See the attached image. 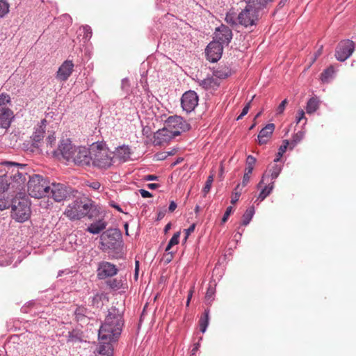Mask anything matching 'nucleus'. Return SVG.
Segmentation results:
<instances>
[{"mask_svg": "<svg viewBox=\"0 0 356 356\" xmlns=\"http://www.w3.org/2000/svg\"><path fill=\"white\" fill-rule=\"evenodd\" d=\"M8 170H0V191H25L27 183L28 192L31 197L40 199L44 196V181L42 176L29 175V168L26 164L6 162Z\"/></svg>", "mask_w": 356, "mask_h": 356, "instance_id": "nucleus-1", "label": "nucleus"}, {"mask_svg": "<svg viewBox=\"0 0 356 356\" xmlns=\"http://www.w3.org/2000/svg\"><path fill=\"white\" fill-rule=\"evenodd\" d=\"M56 143L54 134L48 136L47 146L52 148L50 154L59 160L63 159L67 162H72L74 165L81 167L92 165L91 145L89 148L86 147H74L69 139L62 140L57 149L54 148Z\"/></svg>", "mask_w": 356, "mask_h": 356, "instance_id": "nucleus-2", "label": "nucleus"}, {"mask_svg": "<svg viewBox=\"0 0 356 356\" xmlns=\"http://www.w3.org/2000/svg\"><path fill=\"white\" fill-rule=\"evenodd\" d=\"M122 318L115 309L110 310L99 330V340L113 343L116 341L122 332Z\"/></svg>", "mask_w": 356, "mask_h": 356, "instance_id": "nucleus-3", "label": "nucleus"}, {"mask_svg": "<svg viewBox=\"0 0 356 356\" xmlns=\"http://www.w3.org/2000/svg\"><path fill=\"white\" fill-rule=\"evenodd\" d=\"M16 193V196L11 201V217L18 222H24L31 216V203L24 193Z\"/></svg>", "mask_w": 356, "mask_h": 356, "instance_id": "nucleus-4", "label": "nucleus"}, {"mask_svg": "<svg viewBox=\"0 0 356 356\" xmlns=\"http://www.w3.org/2000/svg\"><path fill=\"white\" fill-rule=\"evenodd\" d=\"M96 206L88 199H76L67 207L64 214L71 220H79L86 216Z\"/></svg>", "mask_w": 356, "mask_h": 356, "instance_id": "nucleus-5", "label": "nucleus"}, {"mask_svg": "<svg viewBox=\"0 0 356 356\" xmlns=\"http://www.w3.org/2000/svg\"><path fill=\"white\" fill-rule=\"evenodd\" d=\"M92 165L99 168H106L111 165L113 152L102 143L91 145Z\"/></svg>", "mask_w": 356, "mask_h": 356, "instance_id": "nucleus-6", "label": "nucleus"}, {"mask_svg": "<svg viewBox=\"0 0 356 356\" xmlns=\"http://www.w3.org/2000/svg\"><path fill=\"white\" fill-rule=\"evenodd\" d=\"M67 195V189L62 184L52 183L50 186H46V196L52 198L56 202L65 200Z\"/></svg>", "mask_w": 356, "mask_h": 356, "instance_id": "nucleus-7", "label": "nucleus"}, {"mask_svg": "<svg viewBox=\"0 0 356 356\" xmlns=\"http://www.w3.org/2000/svg\"><path fill=\"white\" fill-rule=\"evenodd\" d=\"M165 127L176 136L188 129V124L183 118L177 115L169 117Z\"/></svg>", "mask_w": 356, "mask_h": 356, "instance_id": "nucleus-8", "label": "nucleus"}, {"mask_svg": "<svg viewBox=\"0 0 356 356\" xmlns=\"http://www.w3.org/2000/svg\"><path fill=\"white\" fill-rule=\"evenodd\" d=\"M260 9H255L254 7L250 8L246 6L245 8L242 10L238 16V22L248 26L252 25L258 18V12Z\"/></svg>", "mask_w": 356, "mask_h": 356, "instance_id": "nucleus-9", "label": "nucleus"}, {"mask_svg": "<svg viewBox=\"0 0 356 356\" xmlns=\"http://www.w3.org/2000/svg\"><path fill=\"white\" fill-rule=\"evenodd\" d=\"M198 104V97L194 91L186 92L181 97V106L186 112H191Z\"/></svg>", "mask_w": 356, "mask_h": 356, "instance_id": "nucleus-10", "label": "nucleus"}, {"mask_svg": "<svg viewBox=\"0 0 356 356\" xmlns=\"http://www.w3.org/2000/svg\"><path fill=\"white\" fill-rule=\"evenodd\" d=\"M223 46L216 41L211 42L206 48V55L207 59L211 62L218 60L222 54Z\"/></svg>", "mask_w": 356, "mask_h": 356, "instance_id": "nucleus-11", "label": "nucleus"}, {"mask_svg": "<svg viewBox=\"0 0 356 356\" xmlns=\"http://www.w3.org/2000/svg\"><path fill=\"white\" fill-rule=\"evenodd\" d=\"M40 125L37 127L33 132L31 139H32V151H35L34 149H36L38 151H41L42 149L40 148L42 147L43 143V139L44 138V128L43 126L44 125V119L41 120Z\"/></svg>", "mask_w": 356, "mask_h": 356, "instance_id": "nucleus-12", "label": "nucleus"}, {"mask_svg": "<svg viewBox=\"0 0 356 356\" xmlns=\"http://www.w3.org/2000/svg\"><path fill=\"white\" fill-rule=\"evenodd\" d=\"M353 44L350 40L341 42L336 51V57L337 60L343 61L347 59L353 53Z\"/></svg>", "mask_w": 356, "mask_h": 356, "instance_id": "nucleus-13", "label": "nucleus"}, {"mask_svg": "<svg viewBox=\"0 0 356 356\" xmlns=\"http://www.w3.org/2000/svg\"><path fill=\"white\" fill-rule=\"evenodd\" d=\"M258 188H261V191L259 194L258 199L260 201H263L272 192L274 188V182L270 181L268 175L264 174L258 184Z\"/></svg>", "mask_w": 356, "mask_h": 356, "instance_id": "nucleus-14", "label": "nucleus"}, {"mask_svg": "<svg viewBox=\"0 0 356 356\" xmlns=\"http://www.w3.org/2000/svg\"><path fill=\"white\" fill-rule=\"evenodd\" d=\"M232 37L231 30L226 26H221L216 29L214 33V40L223 44H228Z\"/></svg>", "mask_w": 356, "mask_h": 356, "instance_id": "nucleus-15", "label": "nucleus"}, {"mask_svg": "<svg viewBox=\"0 0 356 356\" xmlns=\"http://www.w3.org/2000/svg\"><path fill=\"white\" fill-rule=\"evenodd\" d=\"M175 136L167 127H164L162 129H159L154 134V142L156 145H163L168 143Z\"/></svg>", "mask_w": 356, "mask_h": 356, "instance_id": "nucleus-16", "label": "nucleus"}, {"mask_svg": "<svg viewBox=\"0 0 356 356\" xmlns=\"http://www.w3.org/2000/svg\"><path fill=\"white\" fill-rule=\"evenodd\" d=\"M117 273L115 266L108 262L102 263L98 268L97 275L100 279L111 277Z\"/></svg>", "mask_w": 356, "mask_h": 356, "instance_id": "nucleus-17", "label": "nucleus"}, {"mask_svg": "<svg viewBox=\"0 0 356 356\" xmlns=\"http://www.w3.org/2000/svg\"><path fill=\"white\" fill-rule=\"evenodd\" d=\"M74 65L72 61L66 60L59 67L57 77L61 81H66L73 71Z\"/></svg>", "mask_w": 356, "mask_h": 356, "instance_id": "nucleus-18", "label": "nucleus"}, {"mask_svg": "<svg viewBox=\"0 0 356 356\" xmlns=\"http://www.w3.org/2000/svg\"><path fill=\"white\" fill-rule=\"evenodd\" d=\"M275 124L270 123L260 131L258 135V143L259 145H264L268 143L275 130Z\"/></svg>", "mask_w": 356, "mask_h": 356, "instance_id": "nucleus-19", "label": "nucleus"}, {"mask_svg": "<svg viewBox=\"0 0 356 356\" xmlns=\"http://www.w3.org/2000/svg\"><path fill=\"white\" fill-rule=\"evenodd\" d=\"M13 117V112L10 108H0V127L8 129Z\"/></svg>", "mask_w": 356, "mask_h": 356, "instance_id": "nucleus-20", "label": "nucleus"}, {"mask_svg": "<svg viewBox=\"0 0 356 356\" xmlns=\"http://www.w3.org/2000/svg\"><path fill=\"white\" fill-rule=\"evenodd\" d=\"M113 343L109 342H102L99 341V345L95 352V356H113Z\"/></svg>", "mask_w": 356, "mask_h": 356, "instance_id": "nucleus-21", "label": "nucleus"}, {"mask_svg": "<svg viewBox=\"0 0 356 356\" xmlns=\"http://www.w3.org/2000/svg\"><path fill=\"white\" fill-rule=\"evenodd\" d=\"M202 85L207 89H216L220 86V79L213 74L211 77L205 79Z\"/></svg>", "mask_w": 356, "mask_h": 356, "instance_id": "nucleus-22", "label": "nucleus"}, {"mask_svg": "<svg viewBox=\"0 0 356 356\" xmlns=\"http://www.w3.org/2000/svg\"><path fill=\"white\" fill-rule=\"evenodd\" d=\"M106 227V223L100 220L97 222L92 223L88 227V231L92 234H99L101 231L104 230Z\"/></svg>", "mask_w": 356, "mask_h": 356, "instance_id": "nucleus-23", "label": "nucleus"}, {"mask_svg": "<svg viewBox=\"0 0 356 356\" xmlns=\"http://www.w3.org/2000/svg\"><path fill=\"white\" fill-rule=\"evenodd\" d=\"M115 155L120 159L125 161L130 157V149L127 146L119 147L116 149Z\"/></svg>", "mask_w": 356, "mask_h": 356, "instance_id": "nucleus-24", "label": "nucleus"}, {"mask_svg": "<svg viewBox=\"0 0 356 356\" xmlns=\"http://www.w3.org/2000/svg\"><path fill=\"white\" fill-rule=\"evenodd\" d=\"M213 74L219 79H224L232 74V71L229 67L225 66L216 70Z\"/></svg>", "mask_w": 356, "mask_h": 356, "instance_id": "nucleus-25", "label": "nucleus"}, {"mask_svg": "<svg viewBox=\"0 0 356 356\" xmlns=\"http://www.w3.org/2000/svg\"><path fill=\"white\" fill-rule=\"evenodd\" d=\"M254 213V208L253 207H250L247 209L245 213L242 218V224L244 225H247L250 221L251 220L253 215Z\"/></svg>", "mask_w": 356, "mask_h": 356, "instance_id": "nucleus-26", "label": "nucleus"}, {"mask_svg": "<svg viewBox=\"0 0 356 356\" xmlns=\"http://www.w3.org/2000/svg\"><path fill=\"white\" fill-rule=\"evenodd\" d=\"M334 73V69L332 66H330L321 74V79L323 82H327L332 76Z\"/></svg>", "mask_w": 356, "mask_h": 356, "instance_id": "nucleus-27", "label": "nucleus"}, {"mask_svg": "<svg viewBox=\"0 0 356 356\" xmlns=\"http://www.w3.org/2000/svg\"><path fill=\"white\" fill-rule=\"evenodd\" d=\"M318 107V100L316 98H311L307 104V112L308 113H312L315 112Z\"/></svg>", "mask_w": 356, "mask_h": 356, "instance_id": "nucleus-28", "label": "nucleus"}, {"mask_svg": "<svg viewBox=\"0 0 356 356\" xmlns=\"http://www.w3.org/2000/svg\"><path fill=\"white\" fill-rule=\"evenodd\" d=\"M247 6L250 8L254 7L255 9H261L266 3V0H244Z\"/></svg>", "mask_w": 356, "mask_h": 356, "instance_id": "nucleus-29", "label": "nucleus"}, {"mask_svg": "<svg viewBox=\"0 0 356 356\" xmlns=\"http://www.w3.org/2000/svg\"><path fill=\"white\" fill-rule=\"evenodd\" d=\"M280 170V168L278 165H275L272 168V169L269 170L268 172H266L265 174L268 175L270 181L274 182L275 179L278 177Z\"/></svg>", "mask_w": 356, "mask_h": 356, "instance_id": "nucleus-30", "label": "nucleus"}, {"mask_svg": "<svg viewBox=\"0 0 356 356\" xmlns=\"http://www.w3.org/2000/svg\"><path fill=\"white\" fill-rule=\"evenodd\" d=\"M180 232H176L172 238L170 240L166 248L165 252H169L172 246L177 245L179 241Z\"/></svg>", "mask_w": 356, "mask_h": 356, "instance_id": "nucleus-31", "label": "nucleus"}, {"mask_svg": "<svg viewBox=\"0 0 356 356\" xmlns=\"http://www.w3.org/2000/svg\"><path fill=\"white\" fill-rule=\"evenodd\" d=\"M291 146V143L286 140L283 141L282 145L280 147L277 152V158L275 159V161H278L280 159L282 156V155L285 153L287 149L288 146Z\"/></svg>", "mask_w": 356, "mask_h": 356, "instance_id": "nucleus-32", "label": "nucleus"}, {"mask_svg": "<svg viewBox=\"0 0 356 356\" xmlns=\"http://www.w3.org/2000/svg\"><path fill=\"white\" fill-rule=\"evenodd\" d=\"M9 12V4L4 0H0V17H3Z\"/></svg>", "mask_w": 356, "mask_h": 356, "instance_id": "nucleus-33", "label": "nucleus"}, {"mask_svg": "<svg viewBox=\"0 0 356 356\" xmlns=\"http://www.w3.org/2000/svg\"><path fill=\"white\" fill-rule=\"evenodd\" d=\"M10 102V97L6 93H0V108H8L6 105Z\"/></svg>", "mask_w": 356, "mask_h": 356, "instance_id": "nucleus-34", "label": "nucleus"}, {"mask_svg": "<svg viewBox=\"0 0 356 356\" xmlns=\"http://www.w3.org/2000/svg\"><path fill=\"white\" fill-rule=\"evenodd\" d=\"M11 207V202L8 198H5L4 195H0V211L8 209Z\"/></svg>", "mask_w": 356, "mask_h": 356, "instance_id": "nucleus-35", "label": "nucleus"}, {"mask_svg": "<svg viewBox=\"0 0 356 356\" xmlns=\"http://www.w3.org/2000/svg\"><path fill=\"white\" fill-rule=\"evenodd\" d=\"M208 313H205L204 315L200 318V330L202 332H204L206 331L207 327L208 325Z\"/></svg>", "mask_w": 356, "mask_h": 356, "instance_id": "nucleus-36", "label": "nucleus"}, {"mask_svg": "<svg viewBox=\"0 0 356 356\" xmlns=\"http://www.w3.org/2000/svg\"><path fill=\"white\" fill-rule=\"evenodd\" d=\"M255 163H256V159L251 155L248 156L247 158V161H246L245 170H249V172L252 171L254 169Z\"/></svg>", "mask_w": 356, "mask_h": 356, "instance_id": "nucleus-37", "label": "nucleus"}, {"mask_svg": "<svg viewBox=\"0 0 356 356\" xmlns=\"http://www.w3.org/2000/svg\"><path fill=\"white\" fill-rule=\"evenodd\" d=\"M304 134L302 132H298L293 137V139L291 143V149H293L297 143L302 140L303 138Z\"/></svg>", "mask_w": 356, "mask_h": 356, "instance_id": "nucleus-38", "label": "nucleus"}, {"mask_svg": "<svg viewBox=\"0 0 356 356\" xmlns=\"http://www.w3.org/2000/svg\"><path fill=\"white\" fill-rule=\"evenodd\" d=\"M213 175H210L208 177V179L205 183V186H204L203 190H202V192L204 193V195H206L209 192L211 185H212V183H213Z\"/></svg>", "mask_w": 356, "mask_h": 356, "instance_id": "nucleus-39", "label": "nucleus"}, {"mask_svg": "<svg viewBox=\"0 0 356 356\" xmlns=\"http://www.w3.org/2000/svg\"><path fill=\"white\" fill-rule=\"evenodd\" d=\"M252 172V171L249 172V170H245V174L241 183L243 187L245 186L249 183Z\"/></svg>", "mask_w": 356, "mask_h": 356, "instance_id": "nucleus-40", "label": "nucleus"}, {"mask_svg": "<svg viewBox=\"0 0 356 356\" xmlns=\"http://www.w3.org/2000/svg\"><path fill=\"white\" fill-rule=\"evenodd\" d=\"M288 102L286 99L283 100L281 104L276 108V115H279L284 113Z\"/></svg>", "mask_w": 356, "mask_h": 356, "instance_id": "nucleus-41", "label": "nucleus"}, {"mask_svg": "<svg viewBox=\"0 0 356 356\" xmlns=\"http://www.w3.org/2000/svg\"><path fill=\"white\" fill-rule=\"evenodd\" d=\"M239 186H240V184H238L236 188L235 189V192H234L232 195V197H231V203L232 204H235L238 200V199L240 197L241 193L236 191L237 189L239 188Z\"/></svg>", "mask_w": 356, "mask_h": 356, "instance_id": "nucleus-42", "label": "nucleus"}, {"mask_svg": "<svg viewBox=\"0 0 356 356\" xmlns=\"http://www.w3.org/2000/svg\"><path fill=\"white\" fill-rule=\"evenodd\" d=\"M232 211H233V208L232 207H228L227 208V210L222 218V223H225V222H227L229 216H230V214L232 213Z\"/></svg>", "mask_w": 356, "mask_h": 356, "instance_id": "nucleus-43", "label": "nucleus"}, {"mask_svg": "<svg viewBox=\"0 0 356 356\" xmlns=\"http://www.w3.org/2000/svg\"><path fill=\"white\" fill-rule=\"evenodd\" d=\"M303 119L305 121H307V119L305 118V116L304 111L300 109V110L298 111V113H297V116H296L297 123H300L301 122V120ZM305 123H306V122H305Z\"/></svg>", "mask_w": 356, "mask_h": 356, "instance_id": "nucleus-44", "label": "nucleus"}, {"mask_svg": "<svg viewBox=\"0 0 356 356\" xmlns=\"http://www.w3.org/2000/svg\"><path fill=\"white\" fill-rule=\"evenodd\" d=\"M250 108V102H248L243 108L241 115L237 118V120L241 119L243 116H245L248 113Z\"/></svg>", "mask_w": 356, "mask_h": 356, "instance_id": "nucleus-45", "label": "nucleus"}, {"mask_svg": "<svg viewBox=\"0 0 356 356\" xmlns=\"http://www.w3.org/2000/svg\"><path fill=\"white\" fill-rule=\"evenodd\" d=\"M195 224H193L191 225L188 229H186L185 230V233H186V236H185V241L187 240L188 236L193 233L195 230Z\"/></svg>", "mask_w": 356, "mask_h": 356, "instance_id": "nucleus-46", "label": "nucleus"}, {"mask_svg": "<svg viewBox=\"0 0 356 356\" xmlns=\"http://www.w3.org/2000/svg\"><path fill=\"white\" fill-rule=\"evenodd\" d=\"M139 193H140L141 196L144 198L152 197V194L144 189L139 190Z\"/></svg>", "mask_w": 356, "mask_h": 356, "instance_id": "nucleus-47", "label": "nucleus"}, {"mask_svg": "<svg viewBox=\"0 0 356 356\" xmlns=\"http://www.w3.org/2000/svg\"><path fill=\"white\" fill-rule=\"evenodd\" d=\"M89 186L95 190H98V189H99L101 184L98 181H94V182L90 184Z\"/></svg>", "mask_w": 356, "mask_h": 356, "instance_id": "nucleus-48", "label": "nucleus"}, {"mask_svg": "<svg viewBox=\"0 0 356 356\" xmlns=\"http://www.w3.org/2000/svg\"><path fill=\"white\" fill-rule=\"evenodd\" d=\"M83 30L86 31V37L90 38L91 37V29L89 26H83Z\"/></svg>", "mask_w": 356, "mask_h": 356, "instance_id": "nucleus-49", "label": "nucleus"}, {"mask_svg": "<svg viewBox=\"0 0 356 356\" xmlns=\"http://www.w3.org/2000/svg\"><path fill=\"white\" fill-rule=\"evenodd\" d=\"M177 208V204L174 202H171L169 206V211L172 212L174 211Z\"/></svg>", "mask_w": 356, "mask_h": 356, "instance_id": "nucleus-50", "label": "nucleus"}, {"mask_svg": "<svg viewBox=\"0 0 356 356\" xmlns=\"http://www.w3.org/2000/svg\"><path fill=\"white\" fill-rule=\"evenodd\" d=\"M166 257V260L168 261H170L173 257V253L172 252H168V253L166 254L165 255Z\"/></svg>", "mask_w": 356, "mask_h": 356, "instance_id": "nucleus-51", "label": "nucleus"}, {"mask_svg": "<svg viewBox=\"0 0 356 356\" xmlns=\"http://www.w3.org/2000/svg\"><path fill=\"white\" fill-rule=\"evenodd\" d=\"M158 187H159V185L157 184H147V188L151 189V190L156 189Z\"/></svg>", "mask_w": 356, "mask_h": 356, "instance_id": "nucleus-52", "label": "nucleus"}, {"mask_svg": "<svg viewBox=\"0 0 356 356\" xmlns=\"http://www.w3.org/2000/svg\"><path fill=\"white\" fill-rule=\"evenodd\" d=\"M192 294H193V291H190L189 294H188V296L187 302H186V305H187V306H188V305H189V303H190L191 299V298H192Z\"/></svg>", "mask_w": 356, "mask_h": 356, "instance_id": "nucleus-53", "label": "nucleus"}, {"mask_svg": "<svg viewBox=\"0 0 356 356\" xmlns=\"http://www.w3.org/2000/svg\"><path fill=\"white\" fill-rule=\"evenodd\" d=\"M156 179V177H155V176H154V175H148V176H147V177L145 178V180H154V179Z\"/></svg>", "mask_w": 356, "mask_h": 356, "instance_id": "nucleus-54", "label": "nucleus"}, {"mask_svg": "<svg viewBox=\"0 0 356 356\" xmlns=\"http://www.w3.org/2000/svg\"><path fill=\"white\" fill-rule=\"evenodd\" d=\"M226 20H227V22H232V19L231 16H230L229 15H227V17H226Z\"/></svg>", "mask_w": 356, "mask_h": 356, "instance_id": "nucleus-55", "label": "nucleus"}, {"mask_svg": "<svg viewBox=\"0 0 356 356\" xmlns=\"http://www.w3.org/2000/svg\"><path fill=\"white\" fill-rule=\"evenodd\" d=\"M170 229V224H168L165 227V231L167 232Z\"/></svg>", "mask_w": 356, "mask_h": 356, "instance_id": "nucleus-56", "label": "nucleus"}, {"mask_svg": "<svg viewBox=\"0 0 356 356\" xmlns=\"http://www.w3.org/2000/svg\"><path fill=\"white\" fill-rule=\"evenodd\" d=\"M318 55H316L315 57L312 59V62L309 64V66L316 60Z\"/></svg>", "mask_w": 356, "mask_h": 356, "instance_id": "nucleus-57", "label": "nucleus"}, {"mask_svg": "<svg viewBox=\"0 0 356 356\" xmlns=\"http://www.w3.org/2000/svg\"><path fill=\"white\" fill-rule=\"evenodd\" d=\"M138 269V261H136V273H137Z\"/></svg>", "mask_w": 356, "mask_h": 356, "instance_id": "nucleus-58", "label": "nucleus"}, {"mask_svg": "<svg viewBox=\"0 0 356 356\" xmlns=\"http://www.w3.org/2000/svg\"><path fill=\"white\" fill-rule=\"evenodd\" d=\"M124 228H125V229H126V233H127V234H128V233H127V231H128V225H127V224H125V225H124Z\"/></svg>", "mask_w": 356, "mask_h": 356, "instance_id": "nucleus-59", "label": "nucleus"}, {"mask_svg": "<svg viewBox=\"0 0 356 356\" xmlns=\"http://www.w3.org/2000/svg\"><path fill=\"white\" fill-rule=\"evenodd\" d=\"M22 310L24 312H26V307H22Z\"/></svg>", "mask_w": 356, "mask_h": 356, "instance_id": "nucleus-60", "label": "nucleus"}, {"mask_svg": "<svg viewBox=\"0 0 356 356\" xmlns=\"http://www.w3.org/2000/svg\"><path fill=\"white\" fill-rule=\"evenodd\" d=\"M198 210H199V207H198V206H197V207H196V208H195V212H197V211H198Z\"/></svg>", "mask_w": 356, "mask_h": 356, "instance_id": "nucleus-61", "label": "nucleus"}, {"mask_svg": "<svg viewBox=\"0 0 356 356\" xmlns=\"http://www.w3.org/2000/svg\"><path fill=\"white\" fill-rule=\"evenodd\" d=\"M260 115H261V112H260V113H259L256 115V117H255V118H258Z\"/></svg>", "mask_w": 356, "mask_h": 356, "instance_id": "nucleus-62", "label": "nucleus"}, {"mask_svg": "<svg viewBox=\"0 0 356 356\" xmlns=\"http://www.w3.org/2000/svg\"><path fill=\"white\" fill-rule=\"evenodd\" d=\"M118 210L120 211V209L118 207L114 206Z\"/></svg>", "mask_w": 356, "mask_h": 356, "instance_id": "nucleus-63", "label": "nucleus"}, {"mask_svg": "<svg viewBox=\"0 0 356 356\" xmlns=\"http://www.w3.org/2000/svg\"><path fill=\"white\" fill-rule=\"evenodd\" d=\"M209 296V292L208 291V292L207 293V297H208Z\"/></svg>", "mask_w": 356, "mask_h": 356, "instance_id": "nucleus-64", "label": "nucleus"}]
</instances>
